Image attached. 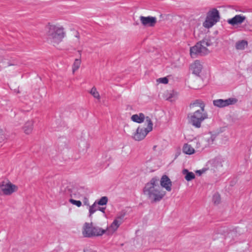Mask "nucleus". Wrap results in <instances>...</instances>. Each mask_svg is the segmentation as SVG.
Instances as JSON below:
<instances>
[{"label": "nucleus", "instance_id": "obj_1", "mask_svg": "<svg viewBox=\"0 0 252 252\" xmlns=\"http://www.w3.org/2000/svg\"><path fill=\"white\" fill-rule=\"evenodd\" d=\"M143 193L153 201L160 200L166 194L165 191L161 189L159 185V181L156 178L152 179L146 184Z\"/></svg>", "mask_w": 252, "mask_h": 252}, {"label": "nucleus", "instance_id": "obj_2", "mask_svg": "<svg viewBox=\"0 0 252 252\" xmlns=\"http://www.w3.org/2000/svg\"><path fill=\"white\" fill-rule=\"evenodd\" d=\"M46 30L48 39L54 46L61 42L65 35L64 28L59 24L49 23L46 26Z\"/></svg>", "mask_w": 252, "mask_h": 252}, {"label": "nucleus", "instance_id": "obj_3", "mask_svg": "<svg viewBox=\"0 0 252 252\" xmlns=\"http://www.w3.org/2000/svg\"><path fill=\"white\" fill-rule=\"evenodd\" d=\"M212 45V43L210 39L205 38L190 48V56L191 58H195L197 55H208L211 52L209 47Z\"/></svg>", "mask_w": 252, "mask_h": 252}, {"label": "nucleus", "instance_id": "obj_4", "mask_svg": "<svg viewBox=\"0 0 252 252\" xmlns=\"http://www.w3.org/2000/svg\"><path fill=\"white\" fill-rule=\"evenodd\" d=\"M204 108V104H201L198 109L188 116L189 122L196 127H200L202 122L207 118L208 115Z\"/></svg>", "mask_w": 252, "mask_h": 252}, {"label": "nucleus", "instance_id": "obj_5", "mask_svg": "<svg viewBox=\"0 0 252 252\" xmlns=\"http://www.w3.org/2000/svg\"><path fill=\"white\" fill-rule=\"evenodd\" d=\"M153 126L151 118H147L146 125L137 128L136 131L133 134V138L137 141L143 139L148 133L152 130Z\"/></svg>", "mask_w": 252, "mask_h": 252}, {"label": "nucleus", "instance_id": "obj_6", "mask_svg": "<svg viewBox=\"0 0 252 252\" xmlns=\"http://www.w3.org/2000/svg\"><path fill=\"white\" fill-rule=\"evenodd\" d=\"M201 140L195 138L190 142L185 144L182 148L183 152L188 155L196 153L201 149Z\"/></svg>", "mask_w": 252, "mask_h": 252}, {"label": "nucleus", "instance_id": "obj_7", "mask_svg": "<svg viewBox=\"0 0 252 252\" xmlns=\"http://www.w3.org/2000/svg\"><path fill=\"white\" fill-rule=\"evenodd\" d=\"M61 191L66 195L70 196L71 198L81 199L84 195L80 189L75 188L72 184H68L63 186L61 189Z\"/></svg>", "mask_w": 252, "mask_h": 252}, {"label": "nucleus", "instance_id": "obj_8", "mask_svg": "<svg viewBox=\"0 0 252 252\" xmlns=\"http://www.w3.org/2000/svg\"><path fill=\"white\" fill-rule=\"evenodd\" d=\"M126 214V211L122 210L117 215L112 223L107 227L106 229L108 234H112L118 229L124 222Z\"/></svg>", "mask_w": 252, "mask_h": 252}, {"label": "nucleus", "instance_id": "obj_9", "mask_svg": "<svg viewBox=\"0 0 252 252\" xmlns=\"http://www.w3.org/2000/svg\"><path fill=\"white\" fill-rule=\"evenodd\" d=\"M219 12L217 9H214L208 13L206 20L203 23V26L206 28H211L219 21Z\"/></svg>", "mask_w": 252, "mask_h": 252}, {"label": "nucleus", "instance_id": "obj_10", "mask_svg": "<svg viewBox=\"0 0 252 252\" xmlns=\"http://www.w3.org/2000/svg\"><path fill=\"white\" fill-rule=\"evenodd\" d=\"M0 189L4 195H9L18 190V187L8 180L0 183Z\"/></svg>", "mask_w": 252, "mask_h": 252}, {"label": "nucleus", "instance_id": "obj_11", "mask_svg": "<svg viewBox=\"0 0 252 252\" xmlns=\"http://www.w3.org/2000/svg\"><path fill=\"white\" fill-rule=\"evenodd\" d=\"M238 102L237 98L230 97L227 99H218L213 101V104L218 107L222 108L229 105H234Z\"/></svg>", "mask_w": 252, "mask_h": 252}, {"label": "nucleus", "instance_id": "obj_12", "mask_svg": "<svg viewBox=\"0 0 252 252\" xmlns=\"http://www.w3.org/2000/svg\"><path fill=\"white\" fill-rule=\"evenodd\" d=\"M216 137V134L212 133H209L204 135L203 137L197 138V139L202 141L201 149H203L213 144Z\"/></svg>", "mask_w": 252, "mask_h": 252}, {"label": "nucleus", "instance_id": "obj_13", "mask_svg": "<svg viewBox=\"0 0 252 252\" xmlns=\"http://www.w3.org/2000/svg\"><path fill=\"white\" fill-rule=\"evenodd\" d=\"M203 69V63L198 60L195 61L190 65V70L192 73L199 75Z\"/></svg>", "mask_w": 252, "mask_h": 252}, {"label": "nucleus", "instance_id": "obj_14", "mask_svg": "<svg viewBox=\"0 0 252 252\" xmlns=\"http://www.w3.org/2000/svg\"><path fill=\"white\" fill-rule=\"evenodd\" d=\"M179 93L174 90H167L163 94V97L170 101H174L178 97Z\"/></svg>", "mask_w": 252, "mask_h": 252}, {"label": "nucleus", "instance_id": "obj_15", "mask_svg": "<svg viewBox=\"0 0 252 252\" xmlns=\"http://www.w3.org/2000/svg\"><path fill=\"white\" fill-rule=\"evenodd\" d=\"M140 20L143 25L146 27L154 26L157 22L156 18L153 17L141 16Z\"/></svg>", "mask_w": 252, "mask_h": 252}, {"label": "nucleus", "instance_id": "obj_16", "mask_svg": "<svg viewBox=\"0 0 252 252\" xmlns=\"http://www.w3.org/2000/svg\"><path fill=\"white\" fill-rule=\"evenodd\" d=\"M160 184L161 187L165 189L167 191H170L171 190L172 182L166 175H163L161 177L160 180Z\"/></svg>", "mask_w": 252, "mask_h": 252}, {"label": "nucleus", "instance_id": "obj_17", "mask_svg": "<svg viewBox=\"0 0 252 252\" xmlns=\"http://www.w3.org/2000/svg\"><path fill=\"white\" fill-rule=\"evenodd\" d=\"M246 19V17L242 14L236 15L232 18L227 20V22L233 26L241 24Z\"/></svg>", "mask_w": 252, "mask_h": 252}, {"label": "nucleus", "instance_id": "obj_18", "mask_svg": "<svg viewBox=\"0 0 252 252\" xmlns=\"http://www.w3.org/2000/svg\"><path fill=\"white\" fill-rule=\"evenodd\" d=\"M147 118H151V117L149 116H146L144 114L141 113L133 115L131 117V120L134 122L137 123L144 122L145 125L146 124V120Z\"/></svg>", "mask_w": 252, "mask_h": 252}, {"label": "nucleus", "instance_id": "obj_19", "mask_svg": "<svg viewBox=\"0 0 252 252\" xmlns=\"http://www.w3.org/2000/svg\"><path fill=\"white\" fill-rule=\"evenodd\" d=\"M208 165L213 169H218L222 166V159L220 158H215L208 162Z\"/></svg>", "mask_w": 252, "mask_h": 252}, {"label": "nucleus", "instance_id": "obj_20", "mask_svg": "<svg viewBox=\"0 0 252 252\" xmlns=\"http://www.w3.org/2000/svg\"><path fill=\"white\" fill-rule=\"evenodd\" d=\"M93 226L92 224L86 223L83 227L82 233L85 237H92V233L93 230Z\"/></svg>", "mask_w": 252, "mask_h": 252}, {"label": "nucleus", "instance_id": "obj_21", "mask_svg": "<svg viewBox=\"0 0 252 252\" xmlns=\"http://www.w3.org/2000/svg\"><path fill=\"white\" fill-rule=\"evenodd\" d=\"M33 121L29 120L27 121L23 127V130L26 134H30L32 132L33 129Z\"/></svg>", "mask_w": 252, "mask_h": 252}, {"label": "nucleus", "instance_id": "obj_22", "mask_svg": "<svg viewBox=\"0 0 252 252\" xmlns=\"http://www.w3.org/2000/svg\"><path fill=\"white\" fill-rule=\"evenodd\" d=\"M107 231V229H104L98 226H94L92 237L102 236Z\"/></svg>", "mask_w": 252, "mask_h": 252}, {"label": "nucleus", "instance_id": "obj_23", "mask_svg": "<svg viewBox=\"0 0 252 252\" xmlns=\"http://www.w3.org/2000/svg\"><path fill=\"white\" fill-rule=\"evenodd\" d=\"M182 174L185 179L187 181H190L195 178V174L192 172L189 171L188 169H184L182 170Z\"/></svg>", "mask_w": 252, "mask_h": 252}, {"label": "nucleus", "instance_id": "obj_24", "mask_svg": "<svg viewBox=\"0 0 252 252\" xmlns=\"http://www.w3.org/2000/svg\"><path fill=\"white\" fill-rule=\"evenodd\" d=\"M248 46V42L245 40H241L235 43V48L238 50H244Z\"/></svg>", "mask_w": 252, "mask_h": 252}, {"label": "nucleus", "instance_id": "obj_25", "mask_svg": "<svg viewBox=\"0 0 252 252\" xmlns=\"http://www.w3.org/2000/svg\"><path fill=\"white\" fill-rule=\"evenodd\" d=\"M79 55L80 57H81V51H78ZM81 59L80 58L79 59H76L75 60L74 63L72 65V72L73 73H74L75 71H76L80 67V64H81Z\"/></svg>", "mask_w": 252, "mask_h": 252}, {"label": "nucleus", "instance_id": "obj_26", "mask_svg": "<svg viewBox=\"0 0 252 252\" xmlns=\"http://www.w3.org/2000/svg\"><path fill=\"white\" fill-rule=\"evenodd\" d=\"M90 94L95 99L99 100L100 96L99 92L97 91L96 88L94 87H93L89 91Z\"/></svg>", "mask_w": 252, "mask_h": 252}, {"label": "nucleus", "instance_id": "obj_27", "mask_svg": "<svg viewBox=\"0 0 252 252\" xmlns=\"http://www.w3.org/2000/svg\"><path fill=\"white\" fill-rule=\"evenodd\" d=\"M98 209V205L94 202V204L90 206L89 209V216L91 217Z\"/></svg>", "mask_w": 252, "mask_h": 252}, {"label": "nucleus", "instance_id": "obj_28", "mask_svg": "<svg viewBox=\"0 0 252 252\" xmlns=\"http://www.w3.org/2000/svg\"><path fill=\"white\" fill-rule=\"evenodd\" d=\"M108 198L106 196H103L101 197L99 199L96 200L95 202L98 205H105L108 202Z\"/></svg>", "mask_w": 252, "mask_h": 252}, {"label": "nucleus", "instance_id": "obj_29", "mask_svg": "<svg viewBox=\"0 0 252 252\" xmlns=\"http://www.w3.org/2000/svg\"><path fill=\"white\" fill-rule=\"evenodd\" d=\"M220 195L216 192L213 194L212 200L215 204H219L220 202Z\"/></svg>", "mask_w": 252, "mask_h": 252}, {"label": "nucleus", "instance_id": "obj_30", "mask_svg": "<svg viewBox=\"0 0 252 252\" xmlns=\"http://www.w3.org/2000/svg\"><path fill=\"white\" fill-rule=\"evenodd\" d=\"M169 82L167 77L159 78L157 79V82L158 84H167Z\"/></svg>", "mask_w": 252, "mask_h": 252}, {"label": "nucleus", "instance_id": "obj_31", "mask_svg": "<svg viewBox=\"0 0 252 252\" xmlns=\"http://www.w3.org/2000/svg\"><path fill=\"white\" fill-rule=\"evenodd\" d=\"M69 202L72 204L78 207H80L82 205V202L79 200H76L72 198H70L69 200Z\"/></svg>", "mask_w": 252, "mask_h": 252}, {"label": "nucleus", "instance_id": "obj_32", "mask_svg": "<svg viewBox=\"0 0 252 252\" xmlns=\"http://www.w3.org/2000/svg\"><path fill=\"white\" fill-rule=\"evenodd\" d=\"M81 199H82L83 203L85 205H89V199L86 196L84 195L83 197H82Z\"/></svg>", "mask_w": 252, "mask_h": 252}, {"label": "nucleus", "instance_id": "obj_33", "mask_svg": "<svg viewBox=\"0 0 252 252\" xmlns=\"http://www.w3.org/2000/svg\"><path fill=\"white\" fill-rule=\"evenodd\" d=\"M84 252H95V251L92 248H87L84 250Z\"/></svg>", "mask_w": 252, "mask_h": 252}, {"label": "nucleus", "instance_id": "obj_34", "mask_svg": "<svg viewBox=\"0 0 252 252\" xmlns=\"http://www.w3.org/2000/svg\"><path fill=\"white\" fill-rule=\"evenodd\" d=\"M105 208H103V207H100L99 206H98V210H99L100 211H101L102 213H103V216H105Z\"/></svg>", "mask_w": 252, "mask_h": 252}, {"label": "nucleus", "instance_id": "obj_35", "mask_svg": "<svg viewBox=\"0 0 252 252\" xmlns=\"http://www.w3.org/2000/svg\"><path fill=\"white\" fill-rule=\"evenodd\" d=\"M196 173H198L199 175H200L202 173V172L200 170H197L196 171Z\"/></svg>", "mask_w": 252, "mask_h": 252}, {"label": "nucleus", "instance_id": "obj_36", "mask_svg": "<svg viewBox=\"0 0 252 252\" xmlns=\"http://www.w3.org/2000/svg\"><path fill=\"white\" fill-rule=\"evenodd\" d=\"M75 36H76V37L77 38H78V37H79V34H78V33H76V35H75Z\"/></svg>", "mask_w": 252, "mask_h": 252}, {"label": "nucleus", "instance_id": "obj_37", "mask_svg": "<svg viewBox=\"0 0 252 252\" xmlns=\"http://www.w3.org/2000/svg\"><path fill=\"white\" fill-rule=\"evenodd\" d=\"M156 148V146H155L153 147V149H154V150H155Z\"/></svg>", "mask_w": 252, "mask_h": 252}]
</instances>
